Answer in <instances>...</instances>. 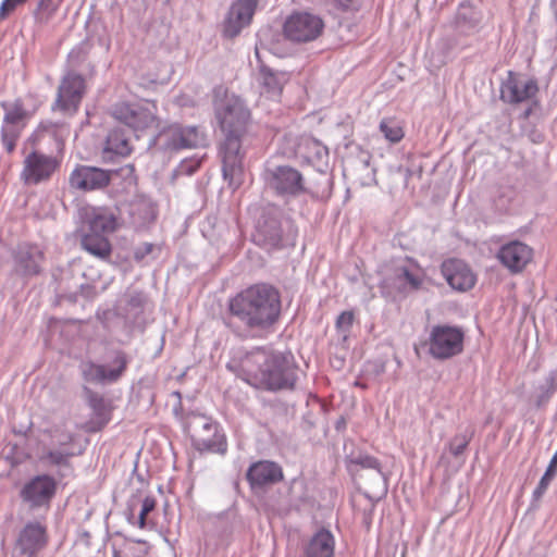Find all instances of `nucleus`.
Wrapping results in <instances>:
<instances>
[{
  "label": "nucleus",
  "instance_id": "obj_1",
  "mask_svg": "<svg viewBox=\"0 0 557 557\" xmlns=\"http://www.w3.org/2000/svg\"><path fill=\"white\" fill-rule=\"evenodd\" d=\"M281 312L278 289L257 283L228 298L223 323L238 338H256L274 330Z\"/></svg>",
  "mask_w": 557,
  "mask_h": 557
},
{
  "label": "nucleus",
  "instance_id": "obj_2",
  "mask_svg": "<svg viewBox=\"0 0 557 557\" xmlns=\"http://www.w3.org/2000/svg\"><path fill=\"white\" fill-rule=\"evenodd\" d=\"M213 110L223 135L219 146L222 176L234 191L244 183V159L246 156L244 141L251 113L240 97L227 92L222 97H215Z\"/></svg>",
  "mask_w": 557,
  "mask_h": 557
},
{
  "label": "nucleus",
  "instance_id": "obj_3",
  "mask_svg": "<svg viewBox=\"0 0 557 557\" xmlns=\"http://www.w3.org/2000/svg\"><path fill=\"white\" fill-rule=\"evenodd\" d=\"M249 374H260V381L270 392L294 391L298 381V367L290 351H273L264 347L251 350H238L237 357L227 363L233 364Z\"/></svg>",
  "mask_w": 557,
  "mask_h": 557
},
{
  "label": "nucleus",
  "instance_id": "obj_4",
  "mask_svg": "<svg viewBox=\"0 0 557 557\" xmlns=\"http://www.w3.org/2000/svg\"><path fill=\"white\" fill-rule=\"evenodd\" d=\"M297 235V228L285 219L278 206L269 203L258 209L251 233V242L256 246L268 252L282 250L294 247Z\"/></svg>",
  "mask_w": 557,
  "mask_h": 557
},
{
  "label": "nucleus",
  "instance_id": "obj_5",
  "mask_svg": "<svg viewBox=\"0 0 557 557\" xmlns=\"http://www.w3.org/2000/svg\"><path fill=\"white\" fill-rule=\"evenodd\" d=\"M131 358L120 348L108 349L101 362L83 361L79 371L83 380L89 384L110 385L119 382L127 370Z\"/></svg>",
  "mask_w": 557,
  "mask_h": 557
},
{
  "label": "nucleus",
  "instance_id": "obj_6",
  "mask_svg": "<svg viewBox=\"0 0 557 557\" xmlns=\"http://www.w3.org/2000/svg\"><path fill=\"white\" fill-rule=\"evenodd\" d=\"M206 143L207 137L200 127L173 123L154 135L149 147L171 154L182 149L203 147Z\"/></svg>",
  "mask_w": 557,
  "mask_h": 557
},
{
  "label": "nucleus",
  "instance_id": "obj_7",
  "mask_svg": "<svg viewBox=\"0 0 557 557\" xmlns=\"http://www.w3.org/2000/svg\"><path fill=\"white\" fill-rule=\"evenodd\" d=\"M112 116L139 138L158 121V107L154 101H121L114 104Z\"/></svg>",
  "mask_w": 557,
  "mask_h": 557
},
{
  "label": "nucleus",
  "instance_id": "obj_8",
  "mask_svg": "<svg viewBox=\"0 0 557 557\" xmlns=\"http://www.w3.org/2000/svg\"><path fill=\"white\" fill-rule=\"evenodd\" d=\"M261 176L265 187L285 200L308 193L304 175L290 165H269Z\"/></svg>",
  "mask_w": 557,
  "mask_h": 557
},
{
  "label": "nucleus",
  "instance_id": "obj_9",
  "mask_svg": "<svg viewBox=\"0 0 557 557\" xmlns=\"http://www.w3.org/2000/svg\"><path fill=\"white\" fill-rule=\"evenodd\" d=\"M190 425L194 428L190 442L196 451L200 454H226L227 440L219 422L203 414H195Z\"/></svg>",
  "mask_w": 557,
  "mask_h": 557
},
{
  "label": "nucleus",
  "instance_id": "obj_10",
  "mask_svg": "<svg viewBox=\"0 0 557 557\" xmlns=\"http://www.w3.org/2000/svg\"><path fill=\"white\" fill-rule=\"evenodd\" d=\"M465 332L450 324H436L430 330L428 352L435 360H448L463 351Z\"/></svg>",
  "mask_w": 557,
  "mask_h": 557
},
{
  "label": "nucleus",
  "instance_id": "obj_11",
  "mask_svg": "<svg viewBox=\"0 0 557 557\" xmlns=\"http://www.w3.org/2000/svg\"><path fill=\"white\" fill-rule=\"evenodd\" d=\"M293 144V150L285 152L288 157H295L302 163L312 166L317 172L326 174L330 170L329 149L320 140L310 135L288 137Z\"/></svg>",
  "mask_w": 557,
  "mask_h": 557
},
{
  "label": "nucleus",
  "instance_id": "obj_12",
  "mask_svg": "<svg viewBox=\"0 0 557 557\" xmlns=\"http://www.w3.org/2000/svg\"><path fill=\"white\" fill-rule=\"evenodd\" d=\"M86 92V82L82 74L73 70H66L61 78L53 101L52 111L59 110L64 114H75Z\"/></svg>",
  "mask_w": 557,
  "mask_h": 557
},
{
  "label": "nucleus",
  "instance_id": "obj_13",
  "mask_svg": "<svg viewBox=\"0 0 557 557\" xmlns=\"http://www.w3.org/2000/svg\"><path fill=\"white\" fill-rule=\"evenodd\" d=\"M324 28L323 20L315 14L297 12L289 15L283 25L286 39L292 42H310L315 40Z\"/></svg>",
  "mask_w": 557,
  "mask_h": 557
},
{
  "label": "nucleus",
  "instance_id": "obj_14",
  "mask_svg": "<svg viewBox=\"0 0 557 557\" xmlns=\"http://www.w3.org/2000/svg\"><path fill=\"white\" fill-rule=\"evenodd\" d=\"M59 165L60 162L54 156L33 149L23 160L20 180L25 185H38L49 181Z\"/></svg>",
  "mask_w": 557,
  "mask_h": 557
},
{
  "label": "nucleus",
  "instance_id": "obj_15",
  "mask_svg": "<svg viewBox=\"0 0 557 557\" xmlns=\"http://www.w3.org/2000/svg\"><path fill=\"white\" fill-rule=\"evenodd\" d=\"M55 492V479L50 474H38L23 485L20 497L32 509H47L54 498Z\"/></svg>",
  "mask_w": 557,
  "mask_h": 557
},
{
  "label": "nucleus",
  "instance_id": "obj_16",
  "mask_svg": "<svg viewBox=\"0 0 557 557\" xmlns=\"http://www.w3.org/2000/svg\"><path fill=\"white\" fill-rule=\"evenodd\" d=\"M259 0H234L222 23L223 37L233 39L249 26Z\"/></svg>",
  "mask_w": 557,
  "mask_h": 557
},
{
  "label": "nucleus",
  "instance_id": "obj_17",
  "mask_svg": "<svg viewBox=\"0 0 557 557\" xmlns=\"http://www.w3.org/2000/svg\"><path fill=\"white\" fill-rule=\"evenodd\" d=\"M44 260L45 255L38 246L28 243L20 244L12 251V273L27 281L41 273Z\"/></svg>",
  "mask_w": 557,
  "mask_h": 557
},
{
  "label": "nucleus",
  "instance_id": "obj_18",
  "mask_svg": "<svg viewBox=\"0 0 557 557\" xmlns=\"http://www.w3.org/2000/svg\"><path fill=\"white\" fill-rule=\"evenodd\" d=\"M114 171L90 165H77L70 174V185L83 191L99 190L107 187Z\"/></svg>",
  "mask_w": 557,
  "mask_h": 557
},
{
  "label": "nucleus",
  "instance_id": "obj_19",
  "mask_svg": "<svg viewBox=\"0 0 557 557\" xmlns=\"http://www.w3.org/2000/svg\"><path fill=\"white\" fill-rule=\"evenodd\" d=\"M441 273L447 284L457 292H467L474 287L476 275L471 268L457 258H450L441 264Z\"/></svg>",
  "mask_w": 557,
  "mask_h": 557
},
{
  "label": "nucleus",
  "instance_id": "obj_20",
  "mask_svg": "<svg viewBox=\"0 0 557 557\" xmlns=\"http://www.w3.org/2000/svg\"><path fill=\"white\" fill-rule=\"evenodd\" d=\"M246 479L251 490H259L280 483L284 479V473L277 462L272 460H258L248 467Z\"/></svg>",
  "mask_w": 557,
  "mask_h": 557
},
{
  "label": "nucleus",
  "instance_id": "obj_21",
  "mask_svg": "<svg viewBox=\"0 0 557 557\" xmlns=\"http://www.w3.org/2000/svg\"><path fill=\"white\" fill-rule=\"evenodd\" d=\"M497 259L510 273H520L532 260L533 250L527 244L512 240L504 244L497 251Z\"/></svg>",
  "mask_w": 557,
  "mask_h": 557
},
{
  "label": "nucleus",
  "instance_id": "obj_22",
  "mask_svg": "<svg viewBox=\"0 0 557 557\" xmlns=\"http://www.w3.org/2000/svg\"><path fill=\"white\" fill-rule=\"evenodd\" d=\"M539 91L535 79H522L520 75L512 71L508 72L507 79L502 84V99L508 103H521L533 98Z\"/></svg>",
  "mask_w": 557,
  "mask_h": 557
},
{
  "label": "nucleus",
  "instance_id": "obj_23",
  "mask_svg": "<svg viewBox=\"0 0 557 557\" xmlns=\"http://www.w3.org/2000/svg\"><path fill=\"white\" fill-rule=\"evenodd\" d=\"M133 151L131 137L121 126L112 127L106 137L102 158L106 161H115L119 158H125Z\"/></svg>",
  "mask_w": 557,
  "mask_h": 557
},
{
  "label": "nucleus",
  "instance_id": "obj_24",
  "mask_svg": "<svg viewBox=\"0 0 557 557\" xmlns=\"http://www.w3.org/2000/svg\"><path fill=\"white\" fill-rule=\"evenodd\" d=\"M346 468L348 472L355 473L360 469L374 470L382 479V491L385 494L388 490L391 472L383 469L382 462L374 456L364 450L351 453L345 457Z\"/></svg>",
  "mask_w": 557,
  "mask_h": 557
},
{
  "label": "nucleus",
  "instance_id": "obj_25",
  "mask_svg": "<svg viewBox=\"0 0 557 557\" xmlns=\"http://www.w3.org/2000/svg\"><path fill=\"white\" fill-rule=\"evenodd\" d=\"M47 543L46 528L39 522H29L20 532L17 546L23 555L33 557Z\"/></svg>",
  "mask_w": 557,
  "mask_h": 557
},
{
  "label": "nucleus",
  "instance_id": "obj_26",
  "mask_svg": "<svg viewBox=\"0 0 557 557\" xmlns=\"http://www.w3.org/2000/svg\"><path fill=\"white\" fill-rule=\"evenodd\" d=\"M84 222L87 231L102 235H109L116 230V216L108 208H90L85 212Z\"/></svg>",
  "mask_w": 557,
  "mask_h": 557
},
{
  "label": "nucleus",
  "instance_id": "obj_27",
  "mask_svg": "<svg viewBox=\"0 0 557 557\" xmlns=\"http://www.w3.org/2000/svg\"><path fill=\"white\" fill-rule=\"evenodd\" d=\"M83 393L88 406L92 411V417L90 420L91 426L89 430L92 432L100 431L109 423L111 419L110 408L104 397L98 392L92 391L90 387L84 386Z\"/></svg>",
  "mask_w": 557,
  "mask_h": 557
},
{
  "label": "nucleus",
  "instance_id": "obj_28",
  "mask_svg": "<svg viewBox=\"0 0 557 557\" xmlns=\"http://www.w3.org/2000/svg\"><path fill=\"white\" fill-rule=\"evenodd\" d=\"M461 34L442 36L435 42V49L432 52V59L438 66L451 61L460 51L465 50L468 45L460 40Z\"/></svg>",
  "mask_w": 557,
  "mask_h": 557
},
{
  "label": "nucleus",
  "instance_id": "obj_29",
  "mask_svg": "<svg viewBox=\"0 0 557 557\" xmlns=\"http://www.w3.org/2000/svg\"><path fill=\"white\" fill-rule=\"evenodd\" d=\"M481 20V12L478 11L470 1H462L455 16V29L457 33L465 36L472 35L479 30Z\"/></svg>",
  "mask_w": 557,
  "mask_h": 557
},
{
  "label": "nucleus",
  "instance_id": "obj_30",
  "mask_svg": "<svg viewBox=\"0 0 557 557\" xmlns=\"http://www.w3.org/2000/svg\"><path fill=\"white\" fill-rule=\"evenodd\" d=\"M335 537L326 528L318 529L311 536L307 547L306 557H334Z\"/></svg>",
  "mask_w": 557,
  "mask_h": 557
},
{
  "label": "nucleus",
  "instance_id": "obj_31",
  "mask_svg": "<svg viewBox=\"0 0 557 557\" xmlns=\"http://www.w3.org/2000/svg\"><path fill=\"white\" fill-rule=\"evenodd\" d=\"M290 73L276 71L270 66H260V83L268 97L276 99L281 96L284 85L289 81Z\"/></svg>",
  "mask_w": 557,
  "mask_h": 557
},
{
  "label": "nucleus",
  "instance_id": "obj_32",
  "mask_svg": "<svg viewBox=\"0 0 557 557\" xmlns=\"http://www.w3.org/2000/svg\"><path fill=\"white\" fill-rule=\"evenodd\" d=\"M0 107L5 111L2 125L7 127H18L22 129L25 126V121L30 119L35 112V109L32 111L27 110L21 98L15 99L12 103L1 101Z\"/></svg>",
  "mask_w": 557,
  "mask_h": 557
},
{
  "label": "nucleus",
  "instance_id": "obj_33",
  "mask_svg": "<svg viewBox=\"0 0 557 557\" xmlns=\"http://www.w3.org/2000/svg\"><path fill=\"white\" fill-rule=\"evenodd\" d=\"M81 244L87 252L100 259L108 258L112 251L108 236L102 234L85 232Z\"/></svg>",
  "mask_w": 557,
  "mask_h": 557
},
{
  "label": "nucleus",
  "instance_id": "obj_34",
  "mask_svg": "<svg viewBox=\"0 0 557 557\" xmlns=\"http://www.w3.org/2000/svg\"><path fill=\"white\" fill-rule=\"evenodd\" d=\"M147 302L145 293L135 290L133 292L126 304V319L133 326H140L144 323V310Z\"/></svg>",
  "mask_w": 557,
  "mask_h": 557
},
{
  "label": "nucleus",
  "instance_id": "obj_35",
  "mask_svg": "<svg viewBox=\"0 0 557 557\" xmlns=\"http://www.w3.org/2000/svg\"><path fill=\"white\" fill-rule=\"evenodd\" d=\"M474 428L469 425L465 430L456 433L445 445V450L455 458L463 455L467 447L474 436Z\"/></svg>",
  "mask_w": 557,
  "mask_h": 557
},
{
  "label": "nucleus",
  "instance_id": "obj_36",
  "mask_svg": "<svg viewBox=\"0 0 557 557\" xmlns=\"http://www.w3.org/2000/svg\"><path fill=\"white\" fill-rule=\"evenodd\" d=\"M557 472V450L553 455L544 474L540 479V482L537 483V486L534 488L532 493V499H531V508L536 509L539 507L537 503L542 498V496L545 494L550 481L554 479L555 474Z\"/></svg>",
  "mask_w": 557,
  "mask_h": 557
},
{
  "label": "nucleus",
  "instance_id": "obj_37",
  "mask_svg": "<svg viewBox=\"0 0 557 557\" xmlns=\"http://www.w3.org/2000/svg\"><path fill=\"white\" fill-rule=\"evenodd\" d=\"M61 0H39L33 11V18L37 25L46 26L55 16Z\"/></svg>",
  "mask_w": 557,
  "mask_h": 557
},
{
  "label": "nucleus",
  "instance_id": "obj_38",
  "mask_svg": "<svg viewBox=\"0 0 557 557\" xmlns=\"http://www.w3.org/2000/svg\"><path fill=\"white\" fill-rule=\"evenodd\" d=\"M91 45L89 39H84L74 46L67 54V70L76 71L87 60Z\"/></svg>",
  "mask_w": 557,
  "mask_h": 557
},
{
  "label": "nucleus",
  "instance_id": "obj_39",
  "mask_svg": "<svg viewBox=\"0 0 557 557\" xmlns=\"http://www.w3.org/2000/svg\"><path fill=\"white\" fill-rule=\"evenodd\" d=\"M379 129L391 144L399 143L405 136L404 128L396 119H383L380 122Z\"/></svg>",
  "mask_w": 557,
  "mask_h": 557
},
{
  "label": "nucleus",
  "instance_id": "obj_40",
  "mask_svg": "<svg viewBox=\"0 0 557 557\" xmlns=\"http://www.w3.org/2000/svg\"><path fill=\"white\" fill-rule=\"evenodd\" d=\"M60 127H62V124L59 122L57 123L52 120H42L39 122L36 129L30 135L29 140L35 143L45 135L55 138Z\"/></svg>",
  "mask_w": 557,
  "mask_h": 557
},
{
  "label": "nucleus",
  "instance_id": "obj_41",
  "mask_svg": "<svg viewBox=\"0 0 557 557\" xmlns=\"http://www.w3.org/2000/svg\"><path fill=\"white\" fill-rule=\"evenodd\" d=\"M1 143L4 149L12 153L15 150L17 139L21 135V128L18 127H7L5 125L1 126Z\"/></svg>",
  "mask_w": 557,
  "mask_h": 557
},
{
  "label": "nucleus",
  "instance_id": "obj_42",
  "mask_svg": "<svg viewBox=\"0 0 557 557\" xmlns=\"http://www.w3.org/2000/svg\"><path fill=\"white\" fill-rule=\"evenodd\" d=\"M74 454L61 449H50L42 456V461L49 466H66Z\"/></svg>",
  "mask_w": 557,
  "mask_h": 557
},
{
  "label": "nucleus",
  "instance_id": "obj_43",
  "mask_svg": "<svg viewBox=\"0 0 557 557\" xmlns=\"http://www.w3.org/2000/svg\"><path fill=\"white\" fill-rule=\"evenodd\" d=\"M156 504V499L152 496H146L143 499L140 512L136 518V523L139 528L146 527V516L154 509Z\"/></svg>",
  "mask_w": 557,
  "mask_h": 557
},
{
  "label": "nucleus",
  "instance_id": "obj_44",
  "mask_svg": "<svg viewBox=\"0 0 557 557\" xmlns=\"http://www.w3.org/2000/svg\"><path fill=\"white\" fill-rule=\"evenodd\" d=\"M355 314L352 311H343L336 318L335 327L339 333H348L354 324Z\"/></svg>",
  "mask_w": 557,
  "mask_h": 557
},
{
  "label": "nucleus",
  "instance_id": "obj_45",
  "mask_svg": "<svg viewBox=\"0 0 557 557\" xmlns=\"http://www.w3.org/2000/svg\"><path fill=\"white\" fill-rule=\"evenodd\" d=\"M537 395L535 399L536 407L541 408L549 403L556 391L553 389L545 381L537 386Z\"/></svg>",
  "mask_w": 557,
  "mask_h": 557
},
{
  "label": "nucleus",
  "instance_id": "obj_46",
  "mask_svg": "<svg viewBox=\"0 0 557 557\" xmlns=\"http://www.w3.org/2000/svg\"><path fill=\"white\" fill-rule=\"evenodd\" d=\"M397 276L399 280L406 281L413 289H418L422 284L421 278L413 274L407 267L399 268Z\"/></svg>",
  "mask_w": 557,
  "mask_h": 557
},
{
  "label": "nucleus",
  "instance_id": "obj_47",
  "mask_svg": "<svg viewBox=\"0 0 557 557\" xmlns=\"http://www.w3.org/2000/svg\"><path fill=\"white\" fill-rule=\"evenodd\" d=\"M157 249L158 247L152 243H143L134 248L133 257L136 261L140 262Z\"/></svg>",
  "mask_w": 557,
  "mask_h": 557
},
{
  "label": "nucleus",
  "instance_id": "obj_48",
  "mask_svg": "<svg viewBox=\"0 0 557 557\" xmlns=\"http://www.w3.org/2000/svg\"><path fill=\"white\" fill-rule=\"evenodd\" d=\"M200 164L201 159H185L180 163L177 172L180 174L193 175L200 168Z\"/></svg>",
  "mask_w": 557,
  "mask_h": 557
},
{
  "label": "nucleus",
  "instance_id": "obj_49",
  "mask_svg": "<svg viewBox=\"0 0 557 557\" xmlns=\"http://www.w3.org/2000/svg\"><path fill=\"white\" fill-rule=\"evenodd\" d=\"M27 0H2L0 4V20H4L11 14L18 5H22Z\"/></svg>",
  "mask_w": 557,
  "mask_h": 557
},
{
  "label": "nucleus",
  "instance_id": "obj_50",
  "mask_svg": "<svg viewBox=\"0 0 557 557\" xmlns=\"http://www.w3.org/2000/svg\"><path fill=\"white\" fill-rule=\"evenodd\" d=\"M79 294L85 299H94L97 296V287L92 284H82L79 287Z\"/></svg>",
  "mask_w": 557,
  "mask_h": 557
},
{
  "label": "nucleus",
  "instance_id": "obj_51",
  "mask_svg": "<svg viewBox=\"0 0 557 557\" xmlns=\"http://www.w3.org/2000/svg\"><path fill=\"white\" fill-rule=\"evenodd\" d=\"M544 381L557 392V367L547 373Z\"/></svg>",
  "mask_w": 557,
  "mask_h": 557
},
{
  "label": "nucleus",
  "instance_id": "obj_52",
  "mask_svg": "<svg viewBox=\"0 0 557 557\" xmlns=\"http://www.w3.org/2000/svg\"><path fill=\"white\" fill-rule=\"evenodd\" d=\"M355 386L360 387V388H366L367 387L366 384H363V383H361L359 381L355 382Z\"/></svg>",
  "mask_w": 557,
  "mask_h": 557
},
{
  "label": "nucleus",
  "instance_id": "obj_53",
  "mask_svg": "<svg viewBox=\"0 0 557 557\" xmlns=\"http://www.w3.org/2000/svg\"><path fill=\"white\" fill-rule=\"evenodd\" d=\"M326 183L329 185V189H331V186H332V177L331 176H327L326 177ZM331 193V190H329V194Z\"/></svg>",
  "mask_w": 557,
  "mask_h": 557
},
{
  "label": "nucleus",
  "instance_id": "obj_54",
  "mask_svg": "<svg viewBox=\"0 0 557 557\" xmlns=\"http://www.w3.org/2000/svg\"><path fill=\"white\" fill-rule=\"evenodd\" d=\"M178 398H181V393L180 392H175L174 393Z\"/></svg>",
  "mask_w": 557,
  "mask_h": 557
},
{
  "label": "nucleus",
  "instance_id": "obj_55",
  "mask_svg": "<svg viewBox=\"0 0 557 557\" xmlns=\"http://www.w3.org/2000/svg\"><path fill=\"white\" fill-rule=\"evenodd\" d=\"M132 519L133 520H136V517L135 516H132ZM134 524H137L136 521L133 522Z\"/></svg>",
  "mask_w": 557,
  "mask_h": 557
},
{
  "label": "nucleus",
  "instance_id": "obj_56",
  "mask_svg": "<svg viewBox=\"0 0 557 557\" xmlns=\"http://www.w3.org/2000/svg\"><path fill=\"white\" fill-rule=\"evenodd\" d=\"M132 519L133 520H136V517L135 516H132ZM134 524H137L136 521L133 522Z\"/></svg>",
  "mask_w": 557,
  "mask_h": 557
},
{
  "label": "nucleus",
  "instance_id": "obj_57",
  "mask_svg": "<svg viewBox=\"0 0 557 557\" xmlns=\"http://www.w3.org/2000/svg\"><path fill=\"white\" fill-rule=\"evenodd\" d=\"M339 425H342V422H337L336 429H339Z\"/></svg>",
  "mask_w": 557,
  "mask_h": 557
},
{
  "label": "nucleus",
  "instance_id": "obj_58",
  "mask_svg": "<svg viewBox=\"0 0 557 557\" xmlns=\"http://www.w3.org/2000/svg\"><path fill=\"white\" fill-rule=\"evenodd\" d=\"M339 425H342V422H337L336 429H339Z\"/></svg>",
  "mask_w": 557,
  "mask_h": 557
}]
</instances>
